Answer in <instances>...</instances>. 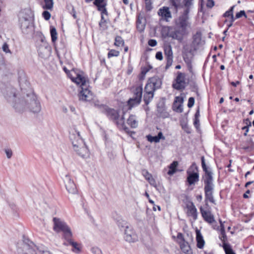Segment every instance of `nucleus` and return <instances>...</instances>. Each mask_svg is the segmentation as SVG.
I'll return each mask as SVG.
<instances>
[{"label":"nucleus","instance_id":"f257e3e1","mask_svg":"<svg viewBox=\"0 0 254 254\" xmlns=\"http://www.w3.org/2000/svg\"><path fill=\"white\" fill-rule=\"evenodd\" d=\"M64 69L67 77L81 87V90L78 94L79 100L86 102L91 101L93 95L88 88L89 81L84 77V73L72 67L68 68L64 66Z\"/></svg>","mask_w":254,"mask_h":254},{"label":"nucleus","instance_id":"f03ea898","mask_svg":"<svg viewBox=\"0 0 254 254\" xmlns=\"http://www.w3.org/2000/svg\"><path fill=\"white\" fill-rule=\"evenodd\" d=\"M201 166L204 175L202 176V180L204 183V191L205 195V202L207 205L208 201L215 204V200L213 196L214 184L213 183V173L207 167L204 156L201 157Z\"/></svg>","mask_w":254,"mask_h":254},{"label":"nucleus","instance_id":"7ed1b4c3","mask_svg":"<svg viewBox=\"0 0 254 254\" xmlns=\"http://www.w3.org/2000/svg\"><path fill=\"white\" fill-rule=\"evenodd\" d=\"M69 138L71 142L74 150L82 158L89 156V150L81 138L79 132L74 127L69 130Z\"/></svg>","mask_w":254,"mask_h":254},{"label":"nucleus","instance_id":"20e7f679","mask_svg":"<svg viewBox=\"0 0 254 254\" xmlns=\"http://www.w3.org/2000/svg\"><path fill=\"white\" fill-rule=\"evenodd\" d=\"M1 93L6 100L16 112L22 110L23 106L19 105L22 96H18L17 90L10 85L1 88Z\"/></svg>","mask_w":254,"mask_h":254},{"label":"nucleus","instance_id":"39448f33","mask_svg":"<svg viewBox=\"0 0 254 254\" xmlns=\"http://www.w3.org/2000/svg\"><path fill=\"white\" fill-rule=\"evenodd\" d=\"M19 105L23 106V108L22 110L17 111L16 112L22 113L28 110L33 113L37 114L41 110V106L37 96L32 92L22 96Z\"/></svg>","mask_w":254,"mask_h":254},{"label":"nucleus","instance_id":"423d86ee","mask_svg":"<svg viewBox=\"0 0 254 254\" xmlns=\"http://www.w3.org/2000/svg\"><path fill=\"white\" fill-rule=\"evenodd\" d=\"M100 110L101 112L105 114L108 118L115 123L119 129H123L126 132H128L129 128L125 125V118L123 115L120 118L119 112L114 109L110 108L103 104H95Z\"/></svg>","mask_w":254,"mask_h":254},{"label":"nucleus","instance_id":"0eeeda50","mask_svg":"<svg viewBox=\"0 0 254 254\" xmlns=\"http://www.w3.org/2000/svg\"><path fill=\"white\" fill-rule=\"evenodd\" d=\"M64 246L68 247L74 254H80L82 252V245L75 241L73 238L70 228L64 223Z\"/></svg>","mask_w":254,"mask_h":254},{"label":"nucleus","instance_id":"6e6552de","mask_svg":"<svg viewBox=\"0 0 254 254\" xmlns=\"http://www.w3.org/2000/svg\"><path fill=\"white\" fill-rule=\"evenodd\" d=\"M142 90L141 85H136L131 88V91L133 96L127 101L128 105L130 108H132L140 104L142 98Z\"/></svg>","mask_w":254,"mask_h":254},{"label":"nucleus","instance_id":"1a4fd4ad","mask_svg":"<svg viewBox=\"0 0 254 254\" xmlns=\"http://www.w3.org/2000/svg\"><path fill=\"white\" fill-rule=\"evenodd\" d=\"M187 182L189 186L194 185L199 181V173L198 169L195 163H193L187 171Z\"/></svg>","mask_w":254,"mask_h":254},{"label":"nucleus","instance_id":"9d476101","mask_svg":"<svg viewBox=\"0 0 254 254\" xmlns=\"http://www.w3.org/2000/svg\"><path fill=\"white\" fill-rule=\"evenodd\" d=\"M38 52L41 58L47 59L51 55V47L46 41L42 39L41 44L38 46Z\"/></svg>","mask_w":254,"mask_h":254},{"label":"nucleus","instance_id":"9b49d317","mask_svg":"<svg viewBox=\"0 0 254 254\" xmlns=\"http://www.w3.org/2000/svg\"><path fill=\"white\" fill-rule=\"evenodd\" d=\"M183 13L179 16L176 21V24L177 27L184 28L187 30V27L189 24L188 20L189 19V14L191 7H185Z\"/></svg>","mask_w":254,"mask_h":254},{"label":"nucleus","instance_id":"f8f14e48","mask_svg":"<svg viewBox=\"0 0 254 254\" xmlns=\"http://www.w3.org/2000/svg\"><path fill=\"white\" fill-rule=\"evenodd\" d=\"M162 81L161 78L158 76L150 78L145 85V89L151 90L153 92L161 87Z\"/></svg>","mask_w":254,"mask_h":254},{"label":"nucleus","instance_id":"ddd939ff","mask_svg":"<svg viewBox=\"0 0 254 254\" xmlns=\"http://www.w3.org/2000/svg\"><path fill=\"white\" fill-rule=\"evenodd\" d=\"M201 36V32L199 31L193 35L191 46L193 51L197 50L204 44V41L202 40Z\"/></svg>","mask_w":254,"mask_h":254},{"label":"nucleus","instance_id":"4468645a","mask_svg":"<svg viewBox=\"0 0 254 254\" xmlns=\"http://www.w3.org/2000/svg\"><path fill=\"white\" fill-rule=\"evenodd\" d=\"M125 239L129 243H134L138 240V236L130 227H127L125 229Z\"/></svg>","mask_w":254,"mask_h":254},{"label":"nucleus","instance_id":"2eb2a0df","mask_svg":"<svg viewBox=\"0 0 254 254\" xmlns=\"http://www.w3.org/2000/svg\"><path fill=\"white\" fill-rule=\"evenodd\" d=\"M176 84H173V87L175 89L181 90L185 88V74L181 72H178V75L176 79Z\"/></svg>","mask_w":254,"mask_h":254},{"label":"nucleus","instance_id":"dca6fc26","mask_svg":"<svg viewBox=\"0 0 254 254\" xmlns=\"http://www.w3.org/2000/svg\"><path fill=\"white\" fill-rule=\"evenodd\" d=\"M164 53L166 57V69L169 68L173 63V52L172 47L170 45H166L164 46Z\"/></svg>","mask_w":254,"mask_h":254},{"label":"nucleus","instance_id":"f3484780","mask_svg":"<svg viewBox=\"0 0 254 254\" xmlns=\"http://www.w3.org/2000/svg\"><path fill=\"white\" fill-rule=\"evenodd\" d=\"M186 29L177 27L176 29L171 33L170 36L173 39L181 42L183 39L184 35L186 34Z\"/></svg>","mask_w":254,"mask_h":254},{"label":"nucleus","instance_id":"a211bd4d","mask_svg":"<svg viewBox=\"0 0 254 254\" xmlns=\"http://www.w3.org/2000/svg\"><path fill=\"white\" fill-rule=\"evenodd\" d=\"M19 22L22 32L25 33H27L28 30L31 28L32 25L31 19L24 17H22L20 18Z\"/></svg>","mask_w":254,"mask_h":254},{"label":"nucleus","instance_id":"6ab92c4d","mask_svg":"<svg viewBox=\"0 0 254 254\" xmlns=\"http://www.w3.org/2000/svg\"><path fill=\"white\" fill-rule=\"evenodd\" d=\"M184 99L182 97L177 96L175 97V100L173 104V110L177 113H182L183 111V103Z\"/></svg>","mask_w":254,"mask_h":254},{"label":"nucleus","instance_id":"aec40b11","mask_svg":"<svg viewBox=\"0 0 254 254\" xmlns=\"http://www.w3.org/2000/svg\"><path fill=\"white\" fill-rule=\"evenodd\" d=\"M200 212L204 220L206 222L212 224L215 222L214 216L210 211L205 210L202 206L200 207Z\"/></svg>","mask_w":254,"mask_h":254},{"label":"nucleus","instance_id":"412c9836","mask_svg":"<svg viewBox=\"0 0 254 254\" xmlns=\"http://www.w3.org/2000/svg\"><path fill=\"white\" fill-rule=\"evenodd\" d=\"M65 179L67 181L65 187L67 191L70 193H75L77 192V189L74 182L67 175L65 176Z\"/></svg>","mask_w":254,"mask_h":254},{"label":"nucleus","instance_id":"4be33fe9","mask_svg":"<svg viewBox=\"0 0 254 254\" xmlns=\"http://www.w3.org/2000/svg\"><path fill=\"white\" fill-rule=\"evenodd\" d=\"M50 34L52 38V41L55 45V50L58 56L60 58V50H62L59 46L55 44V42L57 40V32L56 29L54 26H50Z\"/></svg>","mask_w":254,"mask_h":254},{"label":"nucleus","instance_id":"5701e85b","mask_svg":"<svg viewBox=\"0 0 254 254\" xmlns=\"http://www.w3.org/2000/svg\"><path fill=\"white\" fill-rule=\"evenodd\" d=\"M158 14L167 21H168L169 18L172 17L171 12L168 7L164 6L160 8L158 10Z\"/></svg>","mask_w":254,"mask_h":254},{"label":"nucleus","instance_id":"b1692460","mask_svg":"<svg viewBox=\"0 0 254 254\" xmlns=\"http://www.w3.org/2000/svg\"><path fill=\"white\" fill-rule=\"evenodd\" d=\"M18 82L21 90L26 89L27 88H29V83L23 73H21L19 75Z\"/></svg>","mask_w":254,"mask_h":254},{"label":"nucleus","instance_id":"393cba45","mask_svg":"<svg viewBox=\"0 0 254 254\" xmlns=\"http://www.w3.org/2000/svg\"><path fill=\"white\" fill-rule=\"evenodd\" d=\"M53 228L55 232L59 233L64 231V223L60 219L54 217L53 218Z\"/></svg>","mask_w":254,"mask_h":254},{"label":"nucleus","instance_id":"a878e982","mask_svg":"<svg viewBox=\"0 0 254 254\" xmlns=\"http://www.w3.org/2000/svg\"><path fill=\"white\" fill-rule=\"evenodd\" d=\"M169 2L171 8L175 13H177L178 10L184 6L182 4L181 0H169Z\"/></svg>","mask_w":254,"mask_h":254},{"label":"nucleus","instance_id":"bb28decb","mask_svg":"<svg viewBox=\"0 0 254 254\" xmlns=\"http://www.w3.org/2000/svg\"><path fill=\"white\" fill-rule=\"evenodd\" d=\"M147 140L150 142H154L155 143L159 142L161 139L163 140L165 139V137L163 136L162 132L160 131L158 132L157 135L153 136L150 134L146 136Z\"/></svg>","mask_w":254,"mask_h":254},{"label":"nucleus","instance_id":"cd10ccee","mask_svg":"<svg viewBox=\"0 0 254 254\" xmlns=\"http://www.w3.org/2000/svg\"><path fill=\"white\" fill-rule=\"evenodd\" d=\"M145 93L143 96V100L146 105H148L152 100L154 92L151 90H147L144 88Z\"/></svg>","mask_w":254,"mask_h":254},{"label":"nucleus","instance_id":"c85d7f7f","mask_svg":"<svg viewBox=\"0 0 254 254\" xmlns=\"http://www.w3.org/2000/svg\"><path fill=\"white\" fill-rule=\"evenodd\" d=\"M196 240L197 242V247L199 249H202L205 242L200 232L198 230L196 231Z\"/></svg>","mask_w":254,"mask_h":254},{"label":"nucleus","instance_id":"c756f323","mask_svg":"<svg viewBox=\"0 0 254 254\" xmlns=\"http://www.w3.org/2000/svg\"><path fill=\"white\" fill-rule=\"evenodd\" d=\"M32 245L27 244H23L22 246V251L24 254H36L35 249L33 248V244L31 243Z\"/></svg>","mask_w":254,"mask_h":254},{"label":"nucleus","instance_id":"7c9ffc66","mask_svg":"<svg viewBox=\"0 0 254 254\" xmlns=\"http://www.w3.org/2000/svg\"><path fill=\"white\" fill-rule=\"evenodd\" d=\"M188 215L192 217L194 220L197 218V212L193 203H191V205L188 206Z\"/></svg>","mask_w":254,"mask_h":254},{"label":"nucleus","instance_id":"2f4dec72","mask_svg":"<svg viewBox=\"0 0 254 254\" xmlns=\"http://www.w3.org/2000/svg\"><path fill=\"white\" fill-rule=\"evenodd\" d=\"M127 123L132 128H136L138 126V123L136 120L135 116L133 115H130L127 120Z\"/></svg>","mask_w":254,"mask_h":254},{"label":"nucleus","instance_id":"473e14b6","mask_svg":"<svg viewBox=\"0 0 254 254\" xmlns=\"http://www.w3.org/2000/svg\"><path fill=\"white\" fill-rule=\"evenodd\" d=\"M179 244L180 245L181 250L184 253H185L186 254H190V247L187 242L185 241Z\"/></svg>","mask_w":254,"mask_h":254},{"label":"nucleus","instance_id":"72a5a7b5","mask_svg":"<svg viewBox=\"0 0 254 254\" xmlns=\"http://www.w3.org/2000/svg\"><path fill=\"white\" fill-rule=\"evenodd\" d=\"M178 165V162L176 161H173L169 166V170L168 174L170 176L173 175L177 171V167Z\"/></svg>","mask_w":254,"mask_h":254},{"label":"nucleus","instance_id":"f704fd0d","mask_svg":"<svg viewBox=\"0 0 254 254\" xmlns=\"http://www.w3.org/2000/svg\"><path fill=\"white\" fill-rule=\"evenodd\" d=\"M220 227V236H219V238L222 241L223 244L224 243H226V242L227 241V238L225 233V230L224 225L222 224L221 222Z\"/></svg>","mask_w":254,"mask_h":254},{"label":"nucleus","instance_id":"c9c22d12","mask_svg":"<svg viewBox=\"0 0 254 254\" xmlns=\"http://www.w3.org/2000/svg\"><path fill=\"white\" fill-rule=\"evenodd\" d=\"M53 0H44L41 5L43 9L51 10L53 7Z\"/></svg>","mask_w":254,"mask_h":254},{"label":"nucleus","instance_id":"e433bc0d","mask_svg":"<svg viewBox=\"0 0 254 254\" xmlns=\"http://www.w3.org/2000/svg\"><path fill=\"white\" fill-rule=\"evenodd\" d=\"M223 248L226 254H236L230 244L224 243L223 245Z\"/></svg>","mask_w":254,"mask_h":254},{"label":"nucleus","instance_id":"4c0bfd02","mask_svg":"<svg viewBox=\"0 0 254 254\" xmlns=\"http://www.w3.org/2000/svg\"><path fill=\"white\" fill-rule=\"evenodd\" d=\"M114 44L117 47L123 46L124 45V41L121 36H117L115 38Z\"/></svg>","mask_w":254,"mask_h":254},{"label":"nucleus","instance_id":"58836bf2","mask_svg":"<svg viewBox=\"0 0 254 254\" xmlns=\"http://www.w3.org/2000/svg\"><path fill=\"white\" fill-rule=\"evenodd\" d=\"M244 123H245L246 126L243 127L242 129L243 130L246 129V132H245L244 134L245 136H246L247 135V133L249 131V127H251L252 124L249 119H247L245 120H244Z\"/></svg>","mask_w":254,"mask_h":254},{"label":"nucleus","instance_id":"ea45409f","mask_svg":"<svg viewBox=\"0 0 254 254\" xmlns=\"http://www.w3.org/2000/svg\"><path fill=\"white\" fill-rule=\"evenodd\" d=\"M117 224L119 227L121 229L125 228L126 229L127 227H129L127 223V222L122 219H119L117 221Z\"/></svg>","mask_w":254,"mask_h":254},{"label":"nucleus","instance_id":"a19ab883","mask_svg":"<svg viewBox=\"0 0 254 254\" xmlns=\"http://www.w3.org/2000/svg\"><path fill=\"white\" fill-rule=\"evenodd\" d=\"M66 8L68 11L69 13H70L74 18H76V12L74 10L73 6L71 5H67L66 6Z\"/></svg>","mask_w":254,"mask_h":254},{"label":"nucleus","instance_id":"79ce46f5","mask_svg":"<svg viewBox=\"0 0 254 254\" xmlns=\"http://www.w3.org/2000/svg\"><path fill=\"white\" fill-rule=\"evenodd\" d=\"M136 28L140 32H141L145 28V24L142 23L140 20L138 19L136 21Z\"/></svg>","mask_w":254,"mask_h":254},{"label":"nucleus","instance_id":"37998d69","mask_svg":"<svg viewBox=\"0 0 254 254\" xmlns=\"http://www.w3.org/2000/svg\"><path fill=\"white\" fill-rule=\"evenodd\" d=\"M119 54V51H116L115 50H111L108 54V57L110 58L112 57H118Z\"/></svg>","mask_w":254,"mask_h":254},{"label":"nucleus","instance_id":"c03bdc74","mask_svg":"<svg viewBox=\"0 0 254 254\" xmlns=\"http://www.w3.org/2000/svg\"><path fill=\"white\" fill-rule=\"evenodd\" d=\"M234 7H235V5L231 6L228 10L226 11L223 14V16L224 17H227L231 16L232 15H233Z\"/></svg>","mask_w":254,"mask_h":254},{"label":"nucleus","instance_id":"a18cd8bd","mask_svg":"<svg viewBox=\"0 0 254 254\" xmlns=\"http://www.w3.org/2000/svg\"><path fill=\"white\" fill-rule=\"evenodd\" d=\"M145 8L146 10L150 11L152 9V2L151 0H145Z\"/></svg>","mask_w":254,"mask_h":254},{"label":"nucleus","instance_id":"49530a36","mask_svg":"<svg viewBox=\"0 0 254 254\" xmlns=\"http://www.w3.org/2000/svg\"><path fill=\"white\" fill-rule=\"evenodd\" d=\"M142 174L143 176L145 177V179L147 181L149 180V179L151 178L152 177V175L150 174L148 172V171L146 170H142Z\"/></svg>","mask_w":254,"mask_h":254},{"label":"nucleus","instance_id":"de8ad7c7","mask_svg":"<svg viewBox=\"0 0 254 254\" xmlns=\"http://www.w3.org/2000/svg\"><path fill=\"white\" fill-rule=\"evenodd\" d=\"M2 51L6 54H7V53L11 54V52L9 49V46L7 45V44L6 43H3V44L2 46Z\"/></svg>","mask_w":254,"mask_h":254},{"label":"nucleus","instance_id":"09e8293b","mask_svg":"<svg viewBox=\"0 0 254 254\" xmlns=\"http://www.w3.org/2000/svg\"><path fill=\"white\" fill-rule=\"evenodd\" d=\"M42 16L46 20H48L50 19L51 15L49 11L45 10L42 13Z\"/></svg>","mask_w":254,"mask_h":254},{"label":"nucleus","instance_id":"8fccbe9b","mask_svg":"<svg viewBox=\"0 0 254 254\" xmlns=\"http://www.w3.org/2000/svg\"><path fill=\"white\" fill-rule=\"evenodd\" d=\"M177 237L178 240V243L179 244H180V243L185 241L184 235L181 233H178Z\"/></svg>","mask_w":254,"mask_h":254},{"label":"nucleus","instance_id":"3c124183","mask_svg":"<svg viewBox=\"0 0 254 254\" xmlns=\"http://www.w3.org/2000/svg\"><path fill=\"white\" fill-rule=\"evenodd\" d=\"M183 3L185 7H191L193 4V0H183Z\"/></svg>","mask_w":254,"mask_h":254},{"label":"nucleus","instance_id":"603ef678","mask_svg":"<svg viewBox=\"0 0 254 254\" xmlns=\"http://www.w3.org/2000/svg\"><path fill=\"white\" fill-rule=\"evenodd\" d=\"M91 252L93 254H103L101 250L97 247H93Z\"/></svg>","mask_w":254,"mask_h":254},{"label":"nucleus","instance_id":"864d4df0","mask_svg":"<svg viewBox=\"0 0 254 254\" xmlns=\"http://www.w3.org/2000/svg\"><path fill=\"white\" fill-rule=\"evenodd\" d=\"M194 104V98L192 97H190L188 100V106L189 108H191Z\"/></svg>","mask_w":254,"mask_h":254},{"label":"nucleus","instance_id":"5fc2aeb1","mask_svg":"<svg viewBox=\"0 0 254 254\" xmlns=\"http://www.w3.org/2000/svg\"><path fill=\"white\" fill-rule=\"evenodd\" d=\"M165 105L163 103H161V105L159 104L157 106V111L159 113H162L165 111Z\"/></svg>","mask_w":254,"mask_h":254},{"label":"nucleus","instance_id":"6e6d98bb","mask_svg":"<svg viewBox=\"0 0 254 254\" xmlns=\"http://www.w3.org/2000/svg\"><path fill=\"white\" fill-rule=\"evenodd\" d=\"M148 182L150 184V185L155 188L157 187V184L155 180L152 177L151 178L149 179Z\"/></svg>","mask_w":254,"mask_h":254},{"label":"nucleus","instance_id":"4d7b16f0","mask_svg":"<svg viewBox=\"0 0 254 254\" xmlns=\"http://www.w3.org/2000/svg\"><path fill=\"white\" fill-rule=\"evenodd\" d=\"M244 16L245 17H247L245 11L244 10H241L240 12H238L236 14V18H239L242 16Z\"/></svg>","mask_w":254,"mask_h":254},{"label":"nucleus","instance_id":"13d9d810","mask_svg":"<svg viewBox=\"0 0 254 254\" xmlns=\"http://www.w3.org/2000/svg\"><path fill=\"white\" fill-rule=\"evenodd\" d=\"M157 44V41L155 39H150L148 42V44L151 47H154Z\"/></svg>","mask_w":254,"mask_h":254},{"label":"nucleus","instance_id":"bf43d9fd","mask_svg":"<svg viewBox=\"0 0 254 254\" xmlns=\"http://www.w3.org/2000/svg\"><path fill=\"white\" fill-rule=\"evenodd\" d=\"M107 5V2H104V3H102V4H99L98 5H96L97 7L98 10L101 11L103 9L106 8Z\"/></svg>","mask_w":254,"mask_h":254},{"label":"nucleus","instance_id":"052dcab7","mask_svg":"<svg viewBox=\"0 0 254 254\" xmlns=\"http://www.w3.org/2000/svg\"><path fill=\"white\" fill-rule=\"evenodd\" d=\"M5 152L6 153V157H7V158L9 159L11 157V156L12 155V151L11 149H5Z\"/></svg>","mask_w":254,"mask_h":254},{"label":"nucleus","instance_id":"680f3d73","mask_svg":"<svg viewBox=\"0 0 254 254\" xmlns=\"http://www.w3.org/2000/svg\"><path fill=\"white\" fill-rule=\"evenodd\" d=\"M214 5V1L213 0H207L206 2V6L208 8H212Z\"/></svg>","mask_w":254,"mask_h":254},{"label":"nucleus","instance_id":"e2e57ef3","mask_svg":"<svg viewBox=\"0 0 254 254\" xmlns=\"http://www.w3.org/2000/svg\"><path fill=\"white\" fill-rule=\"evenodd\" d=\"M147 71H148V70L146 68H144V69H142L141 72V75L139 77V79H143Z\"/></svg>","mask_w":254,"mask_h":254},{"label":"nucleus","instance_id":"0e129e2a","mask_svg":"<svg viewBox=\"0 0 254 254\" xmlns=\"http://www.w3.org/2000/svg\"><path fill=\"white\" fill-rule=\"evenodd\" d=\"M104 2H107L106 0H95L93 3L96 6L104 3Z\"/></svg>","mask_w":254,"mask_h":254},{"label":"nucleus","instance_id":"69168bd1","mask_svg":"<svg viewBox=\"0 0 254 254\" xmlns=\"http://www.w3.org/2000/svg\"><path fill=\"white\" fill-rule=\"evenodd\" d=\"M156 58L158 60H162L163 59L162 53L161 52H158L155 55Z\"/></svg>","mask_w":254,"mask_h":254},{"label":"nucleus","instance_id":"338daca9","mask_svg":"<svg viewBox=\"0 0 254 254\" xmlns=\"http://www.w3.org/2000/svg\"><path fill=\"white\" fill-rule=\"evenodd\" d=\"M254 148V143L252 141L250 140V143L249 146L245 147L244 148L245 150L249 149V148L253 149Z\"/></svg>","mask_w":254,"mask_h":254},{"label":"nucleus","instance_id":"774afa93","mask_svg":"<svg viewBox=\"0 0 254 254\" xmlns=\"http://www.w3.org/2000/svg\"><path fill=\"white\" fill-rule=\"evenodd\" d=\"M193 125L196 128H198L199 126V119H194L193 122Z\"/></svg>","mask_w":254,"mask_h":254}]
</instances>
